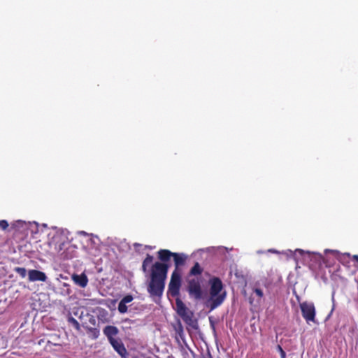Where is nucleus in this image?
I'll list each match as a JSON object with an SVG mask.
<instances>
[{
  "label": "nucleus",
  "mask_w": 358,
  "mask_h": 358,
  "mask_svg": "<svg viewBox=\"0 0 358 358\" xmlns=\"http://www.w3.org/2000/svg\"><path fill=\"white\" fill-rule=\"evenodd\" d=\"M203 268L199 263L196 262L189 270L187 280V291L189 295L195 300L203 299V292L201 287L202 278L201 274Z\"/></svg>",
  "instance_id": "obj_1"
},
{
  "label": "nucleus",
  "mask_w": 358,
  "mask_h": 358,
  "mask_svg": "<svg viewBox=\"0 0 358 358\" xmlns=\"http://www.w3.org/2000/svg\"><path fill=\"white\" fill-rule=\"evenodd\" d=\"M208 284L209 296L206 301V305L213 310L222 304L227 297V292L222 280L218 277L210 278Z\"/></svg>",
  "instance_id": "obj_2"
},
{
  "label": "nucleus",
  "mask_w": 358,
  "mask_h": 358,
  "mask_svg": "<svg viewBox=\"0 0 358 358\" xmlns=\"http://www.w3.org/2000/svg\"><path fill=\"white\" fill-rule=\"evenodd\" d=\"M157 255L159 259L163 262H168L173 257L175 266L173 271L178 272H180V267L185 264L188 257L185 253L173 252L166 249L159 250Z\"/></svg>",
  "instance_id": "obj_3"
},
{
  "label": "nucleus",
  "mask_w": 358,
  "mask_h": 358,
  "mask_svg": "<svg viewBox=\"0 0 358 358\" xmlns=\"http://www.w3.org/2000/svg\"><path fill=\"white\" fill-rule=\"evenodd\" d=\"M169 268L166 262H157L152 266L150 278L166 280Z\"/></svg>",
  "instance_id": "obj_4"
},
{
  "label": "nucleus",
  "mask_w": 358,
  "mask_h": 358,
  "mask_svg": "<svg viewBox=\"0 0 358 358\" xmlns=\"http://www.w3.org/2000/svg\"><path fill=\"white\" fill-rule=\"evenodd\" d=\"M165 287V280L150 278L148 287V292L151 296L160 298L162 296Z\"/></svg>",
  "instance_id": "obj_5"
},
{
  "label": "nucleus",
  "mask_w": 358,
  "mask_h": 358,
  "mask_svg": "<svg viewBox=\"0 0 358 358\" xmlns=\"http://www.w3.org/2000/svg\"><path fill=\"white\" fill-rule=\"evenodd\" d=\"M300 309L301 311V314L303 317L305 319L307 323L310 322L315 323V308L313 303L304 301L301 303Z\"/></svg>",
  "instance_id": "obj_6"
},
{
  "label": "nucleus",
  "mask_w": 358,
  "mask_h": 358,
  "mask_svg": "<svg viewBox=\"0 0 358 358\" xmlns=\"http://www.w3.org/2000/svg\"><path fill=\"white\" fill-rule=\"evenodd\" d=\"M180 285L181 273L180 272L173 271L169 285V292L172 296L175 297L179 295Z\"/></svg>",
  "instance_id": "obj_7"
},
{
  "label": "nucleus",
  "mask_w": 358,
  "mask_h": 358,
  "mask_svg": "<svg viewBox=\"0 0 358 358\" xmlns=\"http://www.w3.org/2000/svg\"><path fill=\"white\" fill-rule=\"evenodd\" d=\"M177 313L187 323L192 321L193 313L188 309L185 304L179 298L176 299Z\"/></svg>",
  "instance_id": "obj_8"
},
{
  "label": "nucleus",
  "mask_w": 358,
  "mask_h": 358,
  "mask_svg": "<svg viewBox=\"0 0 358 358\" xmlns=\"http://www.w3.org/2000/svg\"><path fill=\"white\" fill-rule=\"evenodd\" d=\"M113 349L122 357H126L127 355V350L120 338H115L109 341Z\"/></svg>",
  "instance_id": "obj_9"
},
{
  "label": "nucleus",
  "mask_w": 358,
  "mask_h": 358,
  "mask_svg": "<svg viewBox=\"0 0 358 358\" xmlns=\"http://www.w3.org/2000/svg\"><path fill=\"white\" fill-rule=\"evenodd\" d=\"M28 276L29 280L31 282H45L47 280V276L44 272L35 269L29 270L28 272Z\"/></svg>",
  "instance_id": "obj_10"
},
{
  "label": "nucleus",
  "mask_w": 358,
  "mask_h": 358,
  "mask_svg": "<svg viewBox=\"0 0 358 358\" xmlns=\"http://www.w3.org/2000/svg\"><path fill=\"white\" fill-rule=\"evenodd\" d=\"M103 334L107 337L108 341L115 338V336L118 334L119 330L117 327L113 325H108L103 329Z\"/></svg>",
  "instance_id": "obj_11"
},
{
  "label": "nucleus",
  "mask_w": 358,
  "mask_h": 358,
  "mask_svg": "<svg viewBox=\"0 0 358 358\" xmlns=\"http://www.w3.org/2000/svg\"><path fill=\"white\" fill-rule=\"evenodd\" d=\"M73 282L80 287H85L88 283V278L85 273L80 275L74 274L72 276Z\"/></svg>",
  "instance_id": "obj_12"
},
{
  "label": "nucleus",
  "mask_w": 358,
  "mask_h": 358,
  "mask_svg": "<svg viewBox=\"0 0 358 358\" xmlns=\"http://www.w3.org/2000/svg\"><path fill=\"white\" fill-rule=\"evenodd\" d=\"M97 317L99 321H101L103 323L109 322L108 313L106 310L103 308H100L98 309Z\"/></svg>",
  "instance_id": "obj_13"
},
{
  "label": "nucleus",
  "mask_w": 358,
  "mask_h": 358,
  "mask_svg": "<svg viewBox=\"0 0 358 358\" xmlns=\"http://www.w3.org/2000/svg\"><path fill=\"white\" fill-rule=\"evenodd\" d=\"M67 321L75 328V329L80 331V325L79 322L71 315V313H69L67 316Z\"/></svg>",
  "instance_id": "obj_14"
},
{
  "label": "nucleus",
  "mask_w": 358,
  "mask_h": 358,
  "mask_svg": "<svg viewBox=\"0 0 358 358\" xmlns=\"http://www.w3.org/2000/svg\"><path fill=\"white\" fill-rule=\"evenodd\" d=\"M86 329L87 334L94 339L97 338L100 334V331L97 328L87 327Z\"/></svg>",
  "instance_id": "obj_15"
},
{
  "label": "nucleus",
  "mask_w": 358,
  "mask_h": 358,
  "mask_svg": "<svg viewBox=\"0 0 358 358\" xmlns=\"http://www.w3.org/2000/svg\"><path fill=\"white\" fill-rule=\"evenodd\" d=\"M127 309H128V308L127 306V303L123 302L122 301H120L118 304V311L120 313H127Z\"/></svg>",
  "instance_id": "obj_16"
},
{
  "label": "nucleus",
  "mask_w": 358,
  "mask_h": 358,
  "mask_svg": "<svg viewBox=\"0 0 358 358\" xmlns=\"http://www.w3.org/2000/svg\"><path fill=\"white\" fill-rule=\"evenodd\" d=\"M15 272L20 275L22 278H25L27 275V270L23 267H16L15 268Z\"/></svg>",
  "instance_id": "obj_17"
},
{
  "label": "nucleus",
  "mask_w": 358,
  "mask_h": 358,
  "mask_svg": "<svg viewBox=\"0 0 358 358\" xmlns=\"http://www.w3.org/2000/svg\"><path fill=\"white\" fill-rule=\"evenodd\" d=\"M350 254L348 253H345V254H343V255H341L338 257V259L339 261L342 263V264H344L345 262H348V259H350Z\"/></svg>",
  "instance_id": "obj_18"
},
{
  "label": "nucleus",
  "mask_w": 358,
  "mask_h": 358,
  "mask_svg": "<svg viewBox=\"0 0 358 358\" xmlns=\"http://www.w3.org/2000/svg\"><path fill=\"white\" fill-rule=\"evenodd\" d=\"M153 257L149 254L147 255L146 257L143 260V263L145 264L146 266L150 265L153 262Z\"/></svg>",
  "instance_id": "obj_19"
},
{
  "label": "nucleus",
  "mask_w": 358,
  "mask_h": 358,
  "mask_svg": "<svg viewBox=\"0 0 358 358\" xmlns=\"http://www.w3.org/2000/svg\"><path fill=\"white\" fill-rule=\"evenodd\" d=\"M253 292L256 294V295L259 298L262 299L264 296L263 291L260 288H254Z\"/></svg>",
  "instance_id": "obj_20"
},
{
  "label": "nucleus",
  "mask_w": 358,
  "mask_h": 358,
  "mask_svg": "<svg viewBox=\"0 0 358 358\" xmlns=\"http://www.w3.org/2000/svg\"><path fill=\"white\" fill-rule=\"evenodd\" d=\"M8 227V223L6 220H0V228L3 230H6Z\"/></svg>",
  "instance_id": "obj_21"
},
{
  "label": "nucleus",
  "mask_w": 358,
  "mask_h": 358,
  "mask_svg": "<svg viewBox=\"0 0 358 358\" xmlns=\"http://www.w3.org/2000/svg\"><path fill=\"white\" fill-rule=\"evenodd\" d=\"M132 300H133V296L131 295H129V294L124 296L121 299V301H122L123 302H124L126 303H130Z\"/></svg>",
  "instance_id": "obj_22"
},
{
  "label": "nucleus",
  "mask_w": 358,
  "mask_h": 358,
  "mask_svg": "<svg viewBox=\"0 0 358 358\" xmlns=\"http://www.w3.org/2000/svg\"><path fill=\"white\" fill-rule=\"evenodd\" d=\"M277 350L280 352L281 358H286V353L280 345H277Z\"/></svg>",
  "instance_id": "obj_23"
},
{
  "label": "nucleus",
  "mask_w": 358,
  "mask_h": 358,
  "mask_svg": "<svg viewBox=\"0 0 358 358\" xmlns=\"http://www.w3.org/2000/svg\"><path fill=\"white\" fill-rule=\"evenodd\" d=\"M64 243H60L57 245H55V249L57 252H59L63 249Z\"/></svg>",
  "instance_id": "obj_24"
},
{
  "label": "nucleus",
  "mask_w": 358,
  "mask_h": 358,
  "mask_svg": "<svg viewBox=\"0 0 358 358\" xmlns=\"http://www.w3.org/2000/svg\"><path fill=\"white\" fill-rule=\"evenodd\" d=\"M87 316L90 317L89 322L92 324L95 325L96 320H95L94 317L93 315H92L88 314V313H87Z\"/></svg>",
  "instance_id": "obj_25"
},
{
  "label": "nucleus",
  "mask_w": 358,
  "mask_h": 358,
  "mask_svg": "<svg viewBox=\"0 0 358 358\" xmlns=\"http://www.w3.org/2000/svg\"><path fill=\"white\" fill-rule=\"evenodd\" d=\"M142 270L144 273L147 272L148 271V266H146L145 264H142Z\"/></svg>",
  "instance_id": "obj_26"
},
{
  "label": "nucleus",
  "mask_w": 358,
  "mask_h": 358,
  "mask_svg": "<svg viewBox=\"0 0 358 358\" xmlns=\"http://www.w3.org/2000/svg\"><path fill=\"white\" fill-rule=\"evenodd\" d=\"M296 253H299L301 255L305 254V252L303 250L297 249L296 250Z\"/></svg>",
  "instance_id": "obj_27"
},
{
  "label": "nucleus",
  "mask_w": 358,
  "mask_h": 358,
  "mask_svg": "<svg viewBox=\"0 0 358 358\" xmlns=\"http://www.w3.org/2000/svg\"><path fill=\"white\" fill-rule=\"evenodd\" d=\"M79 311H80V309L79 308H77L76 311L73 312V314L76 315V316H78L80 314H79Z\"/></svg>",
  "instance_id": "obj_28"
},
{
  "label": "nucleus",
  "mask_w": 358,
  "mask_h": 358,
  "mask_svg": "<svg viewBox=\"0 0 358 358\" xmlns=\"http://www.w3.org/2000/svg\"><path fill=\"white\" fill-rule=\"evenodd\" d=\"M83 311H81L80 312V314L78 315V317L80 320H83Z\"/></svg>",
  "instance_id": "obj_29"
},
{
  "label": "nucleus",
  "mask_w": 358,
  "mask_h": 358,
  "mask_svg": "<svg viewBox=\"0 0 358 358\" xmlns=\"http://www.w3.org/2000/svg\"><path fill=\"white\" fill-rule=\"evenodd\" d=\"M141 244H140V243H134V247L135 248H138V247H141Z\"/></svg>",
  "instance_id": "obj_30"
},
{
  "label": "nucleus",
  "mask_w": 358,
  "mask_h": 358,
  "mask_svg": "<svg viewBox=\"0 0 358 358\" xmlns=\"http://www.w3.org/2000/svg\"><path fill=\"white\" fill-rule=\"evenodd\" d=\"M352 259L358 262V255H353Z\"/></svg>",
  "instance_id": "obj_31"
},
{
  "label": "nucleus",
  "mask_w": 358,
  "mask_h": 358,
  "mask_svg": "<svg viewBox=\"0 0 358 358\" xmlns=\"http://www.w3.org/2000/svg\"><path fill=\"white\" fill-rule=\"evenodd\" d=\"M306 254L308 257H310V253L309 252H307Z\"/></svg>",
  "instance_id": "obj_32"
},
{
  "label": "nucleus",
  "mask_w": 358,
  "mask_h": 358,
  "mask_svg": "<svg viewBox=\"0 0 358 358\" xmlns=\"http://www.w3.org/2000/svg\"><path fill=\"white\" fill-rule=\"evenodd\" d=\"M134 358H141V357H134ZM146 358H152V357H146Z\"/></svg>",
  "instance_id": "obj_33"
},
{
  "label": "nucleus",
  "mask_w": 358,
  "mask_h": 358,
  "mask_svg": "<svg viewBox=\"0 0 358 358\" xmlns=\"http://www.w3.org/2000/svg\"><path fill=\"white\" fill-rule=\"evenodd\" d=\"M209 358H213V357H212L211 356H210V357H209Z\"/></svg>",
  "instance_id": "obj_34"
}]
</instances>
